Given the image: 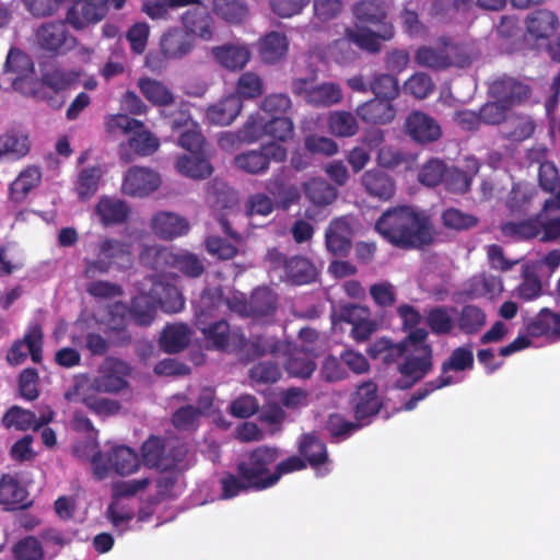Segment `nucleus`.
<instances>
[{"instance_id":"0eeeda50","label":"nucleus","mask_w":560,"mask_h":560,"mask_svg":"<svg viewBox=\"0 0 560 560\" xmlns=\"http://www.w3.org/2000/svg\"><path fill=\"white\" fill-rule=\"evenodd\" d=\"M474 352L470 345L460 346L455 348L450 357L443 361L441 365L442 374L436 378L429 381L418 388L410 398L405 401L402 409L406 411L413 410L419 401L425 399L433 392L443 387L450 386L453 383V377L445 375L447 372H463L474 368Z\"/></svg>"},{"instance_id":"473e14b6","label":"nucleus","mask_w":560,"mask_h":560,"mask_svg":"<svg viewBox=\"0 0 560 560\" xmlns=\"http://www.w3.org/2000/svg\"><path fill=\"white\" fill-rule=\"evenodd\" d=\"M361 184L369 196L381 201L390 200L396 192L394 178L381 170L366 171L361 177Z\"/></svg>"},{"instance_id":"37998d69","label":"nucleus","mask_w":560,"mask_h":560,"mask_svg":"<svg viewBox=\"0 0 560 560\" xmlns=\"http://www.w3.org/2000/svg\"><path fill=\"white\" fill-rule=\"evenodd\" d=\"M360 313L365 310L357 305H346L340 311V319L352 325L351 337L359 342L368 340L375 330V324L361 318Z\"/></svg>"},{"instance_id":"0e129e2a","label":"nucleus","mask_w":560,"mask_h":560,"mask_svg":"<svg viewBox=\"0 0 560 560\" xmlns=\"http://www.w3.org/2000/svg\"><path fill=\"white\" fill-rule=\"evenodd\" d=\"M329 131L340 138L352 137L359 131L357 117L347 110H336L328 117Z\"/></svg>"},{"instance_id":"6e6552de","label":"nucleus","mask_w":560,"mask_h":560,"mask_svg":"<svg viewBox=\"0 0 560 560\" xmlns=\"http://www.w3.org/2000/svg\"><path fill=\"white\" fill-rule=\"evenodd\" d=\"M280 454V450L276 446H257L237 462L236 471L250 481L254 491L269 489L272 487L271 466L278 462Z\"/></svg>"},{"instance_id":"ea45409f","label":"nucleus","mask_w":560,"mask_h":560,"mask_svg":"<svg viewBox=\"0 0 560 560\" xmlns=\"http://www.w3.org/2000/svg\"><path fill=\"white\" fill-rule=\"evenodd\" d=\"M299 453L305 459L306 466L310 465L316 470L329 463L326 444L314 433H306L302 436L299 443Z\"/></svg>"},{"instance_id":"e2e57ef3","label":"nucleus","mask_w":560,"mask_h":560,"mask_svg":"<svg viewBox=\"0 0 560 560\" xmlns=\"http://www.w3.org/2000/svg\"><path fill=\"white\" fill-rule=\"evenodd\" d=\"M4 71L16 74L13 88L18 90L20 80L34 71V63L26 52L19 48H11L7 56Z\"/></svg>"},{"instance_id":"c85d7f7f","label":"nucleus","mask_w":560,"mask_h":560,"mask_svg":"<svg viewBox=\"0 0 560 560\" xmlns=\"http://www.w3.org/2000/svg\"><path fill=\"white\" fill-rule=\"evenodd\" d=\"M352 231L343 218L331 220L325 230V245L329 253L337 257H346L351 247Z\"/></svg>"},{"instance_id":"5701e85b","label":"nucleus","mask_w":560,"mask_h":560,"mask_svg":"<svg viewBox=\"0 0 560 560\" xmlns=\"http://www.w3.org/2000/svg\"><path fill=\"white\" fill-rule=\"evenodd\" d=\"M107 0H74L66 20L77 30L101 21L107 13Z\"/></svg>"},{"instance_id":"f3484780","label":"nucleus","mask_w":560,"mask_h":560,"mask_svg":"<svg viewBox=\"0 0 560 560\" xmlns=\"http://www.w3.org/2000/svg\"><path fill=\"white\" fill-rule=\"evenodd\" d=\"M350 402L353 408L354 419L363 423V425L369 424L371 418L375 417L383 406L377 395V385L373 381L361 383L351 396Z\"/></svg>"},{"instance_id":"39448f33","label":"nucleus","mask_w":560,"mask_h":560,"mask_svg":"<svg viewBox=\"0 0 560 560\" xmlns=\"http://www.w3.org/2000/svg\"><path fill=\"white\" fill-rule=\"evenodd\" d=\"M79 73L61 67H51L42 71L40 77L33 80L25 95L45 103L54 110L61 109L67 102V92L78 82Z\"/></svg>"},{"instance_id":"a878e982","label":"nucleus","mask_w":560,"mask_h":560,"mask_svg":"<svg viewBox=\"0 0 560 560\" xmlns=\"http://www.w3.org/2000/svg\"><path fill=\"white\" fill-rule=\"evenodd\" d=\"M188 221L174 212L160 211L150 220V229L161 240L172 241L186 235L189 231Z\"/></svg>"},{"instance_id":"a19ab883","label":"nucleus","mask_w":560,"mask_h":560,"mask_svg":"<svg viewBox=\"0 0 560 560\" xmlns=\"http://www.w3.org/2000/svg\"><path fill=\"white\" fill-rule=\"evenodd\" d=\"M242 107V101L236 95L230 94L217 104L209 106L206 115L211 124L228 126L240 115Z\"/></svg>"},{"instance_id":"20e7f679","label":"nucleus","mask_w":560,"mask_h":560,"mask_svg":"<svg viewBox=\"0 0 560 560\" xmlns=\"http://www.w3.org/2000/svg\"><path fill=\"white\" fill-rule=\"evenodd\" d=\"M237 198L233 190L220 191L217 195L215 201L212 205L214 218L222 228V231L235 244L228 242L220 236H208L206 238V249L212 256L219 259H232L237 253L236 244L242 242V235L237 233L231 224V217L236 215Z\"/></svg>"},{"instance_id":"f03ea898","label":"nucleus","mask_w":560,"mask_h":560,"mask_svg":"<svg viewBox=\"0 0 560 560\" xmlns=\"http://www.w3.org/2000/svg\"><path fill=\"white\" fill-rule=\"evenodd\" d=\"M501 233L518 241L539 238L540 242H555L560 238V190L557 198L546 199L542 209L528 219L518 222H504Z\"/></svg>"},{"instance_id":"5fc2aeb1","label":"nucleus","mask_w":560,"mask_h":560,"mask_svg":"<svg viewBox=\"0 0 560 560\" xmlns=\"http://www.w3.org/2000/svg\"><path fill=\"white\" fill-rule=\"evenodd\" d=\"M42 172L37 166H28L10 185V198L12 201L22 202L30 191L38 186Z\"/></svg>"},{"instance_id":"7c9ffc66","label":"nucleus","mask_w":560,"mask_h":560,"mask_svg":"<svg viewBox=\"0 0 560 560\" xmlns=\"http://www.w3.org/2000/svg\"><path fill=\"white\" fill-rule=\"evenodd\" d=\"M182 23L184 30L194 37H199L206 42L213 38L214 22L206 5L199 3L197 7L187 10L182 15Z\"/></svg>"},{"instance_id":"a18cd8bd","label":"nucleus","mask_w":560,"mask_h":560,"mask_svg":"<svg viewBox=\"0 0 560 560\" xmlns=\"http://www.w3.org/2000/svg\"><path fill=\"white\" fill-rule=\"evenodd\" d=\"M302 189L305 198L317 207L332 203L337 198V189L324 178H311L303 183Z\"/></svg>"},{"instance_id":"aec40b11","label":"nucleus","mask_w":560,"mask_h":560,"mask_svg":"<svg viewBox=\"0 0 560 560\" xmlns=\"http://www.w3.org/2000/svg\"><path fill=\"white\" fill-rule=\"evenodd\" d=\"M404 129L413 141L425 144L439 140L442 136L441 126L428 114L412 110L406 117Z\"/></svg>"},{"instance_id":"6ab92c4d","label":"nucleus","mask_w":560,"mask_h":560,"mask_svg":"<svg viewBox=\"0 0 560 560\" xmlns=\"http://www.w3.org/2000/svg\"><path fill=\"white\" fill-rule=\"evenodd\" d=\"M161 184L160 175L147 167L132 166L124 176L121 190L130 197H145L155 191Z\"/></svg>"},{"instance_id":"13d9d810","label":"nucleus","mask_w":560,"mask_h":560,"mask_svg":"<svg viewBox=\"0 0 560 560\" xmlns=\"http://www.w3.org/2000/svg\"><path fill=\"white\" fill-rule=\"evenodd\" d=\"M213 12L229 24H241L249 15V8L244 0H217Z\"/></svg>"},{"instance_id":"864d4df0","label":"nucleus","mask_w":560,"mask_h":560,"mask_svg":"<svg viewBox=\"0 0 560 560\" xmlns=\"http://www.w3.org/2000/svg\"><path fill=\"white\" fill-rule=\"evenodd\" d=\"M284 273L288 281L295 285L311 283L317 277L315 266L302 256L289 258Z\"/></svg>"},{"instance_id":"4d7b16f0","label":"nucleus","mask_w":560,"mask_h":560,"mask_svg":"<svg viewBox=\"0 0 560 560\" xmlns=\"http://www.w3.org/2000/svg\"><path fill=\"white\" fill-rule=\"evenodd\" d=\"M165 453V441L159 436L151 435L141 446L143 464L150 468L166 470L171 467Z\"/></svg>"},{"instance_id":"412c9836","label":"nucleus","mask_w":560,"mask_h":560,"mask_svg":"<svg viewBox=\"0 0 560 560\" xmlns=\"http://www.w3.org/2000/svg\"><path fill=\"white\" fill-rule=\"evenodd\" d=\"M128 305L124 302H115L108 307L106 320V334L110 342L117 347H127L132 342V335L128 329Z\"/></svg>"},{"instance_id":"dca6fc26","label":"nucleus","mask_w":560,"mask_h":560,"mask_svg":"<svg viewBox=\"0 0 560 560\" xmlns=\"http://www.w3.org/2000/svg\"><path fill=\"white\" fill-rule=\"evenodd\" d=\"M526 36L534 42L536 48L548 42L560 26L557 14L548 9H536L527 14L524 21Z\"/></svg>"},{"instance_id":"c756f323","label":"nucleus","mask_w":560,"mask_h":560,"mask_svg":"<svg viewBox=\"0 0 560 560\" xmlns=\"http://www.w3.org/2000/svg\"><path fill=\"white\" fill-rule=\"evenodd\" d=\"M213 59L224 69L241 71L249 62L252 52L245 44H223L211 48Z\"/></svg>"},{"instance_id":"58836bf2","label":"nucleus","mask_w":560,"mask_h":560,"mask_svg":"<svg viewBox=\"0 0 560 560\" xmlns=\"http://www.w3.org/2000/svg\"><path fill=\"white\" fill-rule=\"evenodd\" d=\"M284 369L290 376L310 378L316 370V363L304 349H298L292 342L288 353H282Z\"/></svg>"},{"instance_id":"2f4dec72","label":"nucleus","mask_w":560,"mask_h":560,"mask_svg":"<svg viewBox=\"0 0 560 560\" xmlns=\"http://www.w3.org/2000/svg\"><path fill=\"white\" fill-rule=\"evenodd\" d=\"M392 102L378 97L366 101L355 108V115L365 124L387 125L396 117Z\"/></svg>"},{"instance_id":"6e6d98bb","label":"nucleus","mask_w":560,"mask_h":560,"mask_svg":"<svg viewBox=\"0 0 560 560\" xmlns=\"http://www.w3.org/2000/svg\"><path fill=\"white\" fill-rule=\"evenodd\" d=\"M341 100V88L332 82L312 85L307 93V103L315 107H329L340 103Z\"/></svg>"},{"instance_id":"1a4fd4ad","label":"nucleus","mask_w":560,"mask_h":560,"mask_svg":"<svg viewBox=\"0 0 560 560\" xmlns=\"http://www.w3.org/2000/svg\"><path fill=\"white\" fill-rule=\"evenodd\" d=\"M95 479L103 480L110 470L125 476L133 474L140 467V460L135 450L126 445H116L106 453L95 452L91 457Z\"/></svg>"},{"instance_id":"4468645a","label":"nucleus","mask_w":560,"mask_h":560,"mask_svg":"<svg viewBox=\"0 0 560 560\" xmlns=\"http://www.w3.org/2000/svg\"><path fill=\"white\" fill-rule=\"evenodd\" d=\"M43 329L39 325L31 326L22 339L15 340L7 352V361L10 365L22 364L30 353L34 363H40L43 359Z\"/></svg>"},{"instance_id":"f257e3e1","label":"nucleus","mask_w":560,"mask_h":560,"mask_svg":"<svg viewBox=\"0 0 560 560\" xmlns=\"http://www.w3.org/2000/svg\"><path fill=\"white\" fill-rule=\"evenodd\" d=\"M375 231L389 244L400 249H420L433 242L429 215L411 206L385 210L376 220Z\"/></svg>"},{"instance_id":"9d476101","label":"nucleus","mask_w":560,"mask_h":560,"mask_svg":"<svg viewBox=\"0 0 560 560\" xmlns=\"http://www.w3.org/2000/svg\"><path fill=\"white\" fill-rule=\"evenodd\" d=\"M119 259L131 262L130 245L126 242L105 238L97 245L96 258H84V277L94 279L98 275L107 273Z\"/></svg>"},{"instance_id":"bf43d9fd","label":"nucleus","mask_w":560,"mask_h":560,"mask_svg":"<svg viewBox=\"0 0 560 560\" xmlns=\"http://www.w3.org/2000/svg\"><path fill=\"white\" fill-rule=\"evenodd\" d=\"M30 151L27 136L10 130L0 136V158L9 156L19 160L25 156Z\"/></svg>"},{"instance_id":"79ce46f5","label":"nucleus","mask_w":560,"mask_h":560,"mask_svg":"<svg viewBox=\"0 0 560 560\" xmlns=\"http://www.w3.org/2000/svg\"><path fill=\"white\" fill-rule=\"evenodd\" d=\"M137 85L144 98L153 106L164 109L175 103L173 92L168 86L156 79L143 77L138 80Z\"/></svg>"},{"instance_id":"052dcab7","label":"nucleus","mask_w":560,"mask_h":560,"mask_svg":"<svg viewBox=\"0 0 560 560\" xmlns=\"http://www.w3.org/2000/svg\"><path fill=\"white\" fill-rule=\"evenodd\" d=\"M219 485L221 490L220 499L222 500H231L242 493L254 491V487H252L250 481L241 476L237 471L236 474L231 471L222 472L219 479Z\"/></svg>"},{"instance_id":"3c124183","label":"nucleus","mask_w":560,"mask_h":560,"mask_svg":"<svg viewBox=\"0 0 560 560\" xmlns=\"http://www.w3.org/2000/svg\"><path fill=\"white\" fill-rule=\"evenodd\" d=\"M266 189L283 210L289 209L301 199L299 187L293 184H288L280 175L271 177L266 185Z\"/></svg>"},{"instance_id":"393cba45","label":"nucleus","mask_w":560,"mask_h":560,"mask_svg":"<svg viewBox=\"0 0 560 560\" xmlns=\"http://www.w3.org/2000/svg\"><path fill=\"white\" fill-rule=\"evenodd\" d=\"M32 500L28 499V492L23 487L20 480L4 474L0 478V505L5 511H20L28 509L32 505Z\"/></svg>"},{"instance_id":"2eb2a0df","label":"nucleus","mask_w":560,"mask_h":560,"mask_svg":"<svg viewBox=\"0 0 560 560\" xmlns=\"http://www.w3.org/2000/svg\"><path fill=\"white\" fill-rule=\"evenodd\" d=\"M132 371L128 362L118 358H108L101 376L95 380V388L101 393H120L129 387L128 377Z\"/></svg>"},{"instance_id":"a211bd4d","label":"nucleus","mask_w":560,"mask_h":560,"mask_svg":"<svg viewBox=\"0 0 560 560\" xmlns=\"http://www.w3.org/2000/svg\"><path fill=\"white\" fill-rule=\"evenodd\" d=\"M241 314L256 320H268L275 316L278 310V295L269 287H258L253 290L248 302H241Z\"/></svg>"},{"instance_id":"69168bd1","label":"nucleus","mask_w":560,"mask_h":560,"mask_svg":"<svg viewBox=\"0 0 560 560\" xmlns=\"http://www.w3.org/2000/svg\"><path fill=\"white\" fill-rule=\"evenodd\" d=\"M415 58L418 65L433 70L450 68L451 61L447 55V44L442 48L422 46L417 50Z\"/></svg>"},{"instance_id":"bb28decb","label":"nucleus","mask_w":560,"mask_h":560,"mask_svg":"<svg viewBox=\"0 0 560 560\" xmlns=\"http://www.w3.org/2000/svg\"><path fill=\"white\" fill-rule=\"evenodd\" d=\"M352 14L357 24L368 27L382 28L393 25L388 20L387 5L383 0H361L352 7Z\"/></svg>"},{"instance_id":"b1692460","label":"nucleus","mask_w":560,"mask_h":560,"mask_svg":"<svg viewBox=\"0 0 560 560\" xmlns=\"http://www.w3.org/2000/svg\"><path fill=\"white\" fill-rule=\"evenodd\" d=\"M491 94L508 107L527 101L532 94L530 86L515 78L503 75L490 85Z\"/></svg>"},{"instance_id":"603ef678","label":"nucleus","mask_w":560,"mask_h":560,"mask_svg":"<svg viewBox=\"0 0 560 560\" xmlns=\"http://www.w3.org/2000/svg\"><path fill=\"white\" fill-rule=\"evenodd\" d=\"M487 324V314L478 305L466 304L457 314L456 326L465 335L478 334Z\"/></svg>"},{"instance_id":"f704fd0d","label":"nucleus","mask_w":560,"mask_h":560,"mask_svg":"<svg viewBox=\"0 0 560 560\" xmlns=\"http://www.w3.org/2000/svg\"><path fill=\"white\" fill-rule=\"evenodd\" d=\"M467 167L470 172H465L455 166L446 168L442 184L447 191L464 195L470 189L472 178L479 172L480 163L477 159L469 158L467 159Z\"/></svg>"},{"instance_id":"cd10ccee","label":"nucleus","mask_w":560,"mask_h":560,"mask_svg":"<svg viewBox=\"0 0 560 560\" xmlns=\"http://www.w3.org/2000/svg\"><path fill=\"white\" fill-rule=\"evenodd\" d=\"M345 35L350 43H353L362 50L376 54L381 50V40L387 42L394 37L395 28L394 25H385L373 32L368 27L361 26L357 30L347 28Z\"/></svg>"},{"instance_id":"7ed1b4c3","label":"nucleus","mask_w":560,"mask_h":560,"mask_svg":"<svg viewBox=\"0 0 560 560\" xmlns=\"http://www.w3.org/2000/svg\"><path fill=\"white\" fill-rule=\"evenodd\" d=\"M104 125L107 133H131L128 141L119 145V158L125 163H131L135 155L149 156L160 148L159 138L148 130L141 120L126 114L109 115L105 118Z\"/></svg>"},{"instance_id":"c9c22d12","label":"nucleus","mask_w":560,"mask_h":560,"mask_svg":"<svg viewBox=\"0 0 560 560\" xmlns=\"http://www.w3.org/2000/svg\"><path fill=\"white\" fill-rule=\"evenodd\" d=\"M191 339V330L184 323L166 325L159 338V346L165 353H179L185 350Z\"/></svg>"},{"instance_id":"09e8293b","label":"nucleus","mask_w":560,"mask_h":560,"mask_svg":"<svg viewBox=\"0 0 560 560\" xmlns=\"http://www.w3.org/2000/svg\"><path fill=\"white\" fill-rule=\"evenodd\" d=\"M176 168L180 174L195 179L207 178L213 172L205 152L179 156L176 161Z\"/></svg>"},{"instance_id":"680f3d73","label":"nucleus","mask_w":560,"mask_h":560,"mask_svg":"<svg viewBox=\"0 0 560 560\" xmlns=\"http://www.w3.org/2000/svg\"><path fill=\"white\" fill-rule=\"evenodd\" d=\"M441 220L445 229L456 232L471 230L480 222L477 215L454 207L444 209L441 214Z\"/></svg>"},{"instance_id":"8fccbe9b","label":"nucleus","mask_w":560,"mask_h":560,"mask_svg":"<svg viewBox=\"0 0 560 560\" xmlns=\"http://www.w3.org/2000/svg\"><path fill=\"white\" fill-rule=\"evenodd\" d=\"M407 352L401 340L393 342L392 339L386 337L376 339L368 349V353L372 359L380 360L386 365L396 363Z\"/></svg>"},{"instance_id":"9b49d317","label":"nucleus","mask_w":560,"mask_h":560,"mask_svg":"<svg viewBox=\"0 0 560 560\" xmlns=\"http://www.w3.org/2000/svg\"><path fill=\"white\" fill-rule=\"evenodd\" d=\"M288 158L287 149L277 143L268 142L258 149L242 152L234 158L235 166L252 175L264 174L268 171L270 162L282 163Z\"/></svg>"},{"instance_id":"72a5a7b5","label":"nucleus","mask_w":560,"mask_h":560,"mask_svg":"<svg viewBox=\"0 0 560 560\" xmlns=\"http://www.w3.org/2000/svg\"><path fill=\"white\" fill-rule=\"evenodd\" d=\"M95 213L104 226L118 225L128 220L130 207L121 199L104 196L97 201Z\"/></svg>"},{"instance_id":"338daca9","label":"nucleus","mask_w":560,"mask_h":560,"mask_svg":"<svg viewBox=\"0 0 560 560\" xmlns=\"http://www.w3.org/2000/svg\"><path fill=\"white\" fill-rule=\"evenodd\" d=\"M202 416L200 408L192 405L182 406L176 409L171 418L174 428L182 432H194L198 429Z\"/></svg>"},{"instance_id":"423d86ee","label":"nucleus","mask_w":560,"mask_h":560,"mask_svg":"<svg viewBox=\"0 0 560 560\" xmlns=\"http://www.w3.org/2000/svg\"><path fill=\"white\" fill-rule=\"evenodd\" d=\"M140 260L155 271L163 272L166 268H173L187 278H199L206 270L198 255L187 250L174 252L159 245L145 246L140 253Z\"/></svg>"},{"instance_id":"e433bc0d","label":"nucleus","mask_w":560,"mask_h":560,"mask_svg":"<svg viewBox=\"0 0 560 560\" xmlns=\"http://www.w3.org/2000/svg\"><path fill=\"white\" fill-rule=\"evenodd\" d=\"M525 330L529 337L551 336L560 340V315L547 307L541 308L535 317L526 323Z\"/></svg>"},{"instance_id":"de8ad7c7","label":"nucleus","mask_w":560,"mask_h":560,"mask_svg":"<svg viewBox=\"0 0 560 560\" xmlns=\"http://www.w3.org/2000/svg\"><path fill=\"white\" fill-rule=\"evenodd\" d=\"M128 313L136 325L148 327L155 318L156 301L147 293H139L131 299Z\"/></svg>"},{"instance_id":"4c0bfd02","label":"nucleus","mask_w":560,"mask_h":560,"mask_svg":"<svg viewBox=\"0 0 560 560\" xmlns=\"http://www.w3.org/2000/svg\"><path fill=\"white\" fill-rule=\"evenodd\" d=\"M289 49V42L283 33L272 31L260 38L258 44L259 57L262 62L275 65L281 61Z\"/></svg>"},{"instance_id":"c03bdc74","label":"nucleus","mask_w":560,"mask_h":560,"mask_svg":"<svg viewBox=\"0 0 560 560\" xmlns=\"http://www.w3.org/2000/svg\"><path fill=\"white\" fill-rule=\"evenodd\" d=\"M535 192L533 185L526 182L513 183L505 199V207L512 215H524L530 208Z\"/></svg>"},{"instance_id":"49530a36","label":"nucleus","mask_w":560,"mask_h":560,"mask_svg":"<svg viewBox=\"0 0 560 560\" xmlns=\"http://www.w3.org/2000/svg\"><path fill=\"white\" fill-rule=\"evenodd\" d=\"M455 311V307H447L445 305L431 307L424 316L425 325L435 336L450 335L456 326V322L452 316V313Z\"/></svg>"},{"instance_id":"4be33fe9","label":"nucleus","mask_w":560,"mask_h":560,"mask_svg":"<svg viewBox=\"0 0 560 560\" xmlns=\"http://www.w3.org/2000/svg\"><path fill=\"white\" fill-rule=\"evenodd\" d=\"M195 37L184 28L173 27L160 39V51L166 60H180L195 49Z\"/></svg>"},{"instance_id":"774afa93","label":"nucleus","mask_w":560,"mask_h":560,"mask_svg":"<svg viewBox=\"0 0 560 560\" xmlns=\"http://www.w3.org/2000/svg\"><path fill=\"white\" fill-rule=\"evenodd\" d=\"M14 560H43L45 556L42 541L32 535L19 539L12 546Z\"/></svg>"},{"instance_id":"f8f14e48","label":"nucleus","mask_w":560,"mask_h":560,"mask_svg":"<svg viewBox=\"0 0 560 560\" xmlns=\"http://www.w3.org/2000/svg\"><path fill=\"white\" fill-rule=\"evenodd\" d=\"M400 377L395 381V388L407 390L421 382L433 370V349L422 352L408 351L398 364Z\"/></svg>"},{"instance_id":"ddd939ff","label":"nucleus","mask_w":560,"mask_h":560,"mask_svg":"<svg viewBox=\"0 0 560 560\" xmlns=\"http://www.w3.org/2000/svg\"><path fill=\"white\" fill-rule=\"evenodd\" d=\"M68 22L45 23L36 32L39 47L54 55H65L74 48L75 37L69 33Z\"/></svg>"}]
</instances>
